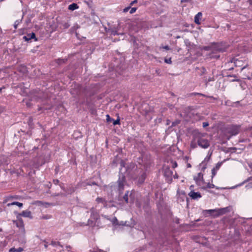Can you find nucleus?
Wrapping results in <instances>:
<instances>
[{
  "label": "nucleus",
  "mask_w": 252,
  "mask_h": 252,
  "mask_svg": "<svg viewBox=\"0 0 252 252\" xmlns=\"http://www.w3.org/2000/svg\"><path fill=\"white\" fill-rule=\"evenodd\" d=\"M189 195L193 199H197L200 198L201 195L200 193L198 192H194V191H191L189 193Z\"/></svg>",
  "instance_id": "f8f14e48"
},
{
  "label": "nucleus",
  "mask_w": 252,
  "mask_h": 252,
  "mask_svg": "<svg viewBox=\"0 0 252 252\" xmlns=\"http://www.w3.org/2000/svg\"><path fill=\"white\" fill-rule=\"evenodd\" d=\"M164 62L168 64H171L172 63L171 58H169L168 59H165L164 60Z\"/></svg>",
  "instance_id": "c756f323"
},
{
  "label": "nucleus",
  "mask_w": 252,
  "mask_h": 252,
  "mask_svg": "<svg viewBox=\"0 0 252 252\" xmlns=\"http://www.w3.org/2000/svg\"><path fill=\"white\" fill-rule=\"evenodd\" d=\"M128 192H127V193H126L125 194V196H124V198L125 200L127 203L128 202Z\"/></svg>",
  "instance_id": "cd10ccee"
},
{
  "label": "nucleus",
  "mask_w": 252,
  "mask_h": 252,
  "mask_svg": "<svg viewBox=\"0 0 252 252\" xmlns=\"http://www.w3.org/2000/svg\"><path fill=\"white\" fill-rule=\"evenodd\" d=\"M4 111V108L2 107H0V114L2 113Z\"/></svg>",
  "instance_id": "ea45409f"
},
{
  "label": "nucleus",
  "mask_w": 252,
  "mask_h": 252,
  "mask_svg": "<svg viewBox=\"0 0 252 252\" xmlns=\"http://www.w3.org/2000/svg\"><path fill=\"white\" fill-rule=\"evenodd\" d=\"M233 69V67H231V68H229V70H231V69Z\"/></svg>",
  "instance_id": "09e8293b"
},
{
  "label": "nucleus",
  "mask_w": 252,
  "mask_h": 252,
  "mask_svg": "<svg viewBox=\"0 0 252 252\" xmlns=\"http://www.w3.org/2000/svg\"><path fill=\"white\" fill-rule=\"evenodd\" d=\"M106 116H107V120L108 121H109V119H110V116H109V115H107Z\"/></svg>",
  "instance_id": "37998d69"
},
{
  "label": "nucleus",
  "mask_w": 252,
  "mask_h": 252,
  "mask_svg": "<svg viewBox=\"0 0 252 252\" xmlns=\"http://www.w3.org/2000/svg\"><path fill=\"white\" fill-rule=\"evenodd\" d=\"M4 88H3V89H4ZM2 89H3V88H0V93H1V90H2Z\"/></svg>",
  "instance_id": "49530a36"
},
{
  "label": "nucleus",
  "mask_w": 252,
  "mask_h": 252,
  "mask_svg": "<svg viewBox=\"0 0 252 252\" xmlns=\"http://www.w3.org/2000/svg\"><path fill=\"white\" fill-rule=\"evenodd\" d=\"M197 145L203 149H207L210 146V142L206 137L205 134L198 133L195 135L190 143V147L194 149Z\"/></svg>",
  "instance_id": "f03ea898"
},
{
  "label": "nucleus",
  "mask_w": 252,
  "mask_h": 252,
  "mask_svg": "<svg viewBox=\"0 0 252 252\" xmlns=\"http://www.w3.org/2000/svg\"><path fill=\"white\" fill-rule=\"evenodd\" d=\"M209 157H206L204 159V160L199 164V166L201 168L202 170H204L206 169V162L209 160Z\"/></svg>",
  "instance_id": "2eb2a0df"
},
{
  "label": "nucleus",
  "mask_w": 252,
  "mask_h": 252,
  "mask_svg": "<svg viewBox=\"0 0 252 252\" xmlns=\"http://www.w3.org/2000/svg\"><path fill=\"white\" fill-rule=\"evenodd\" d=\"M209 126V124H208V123H207V122H204V123H203V126L204 127H206V126Z\"/></svg>",
  "instance_id": "4c0bfd02"
},
{
  "label": "nucleus",
  "mask_w": 252,
  "mask_h": 252,
  "mask_svg": "<svg viewBox=\"0 0 252 252\" xmlns=\"http://www.w3.org/2000/svg\"><path fill=\"white\" fill-rule=\"evenodd\" d=\"M202 17V14L201 12H198L194 17V22L197 24L200 25L201 22L200 20Z\"/></svg>",
  "instance_id": "4468645a"
},
{
  "label": "nucleus",
  "mask_w": 252,
  "mask_h": 252,
  "mask_svg": "<svg viewBox=\"0 0 252 252\" xmlns=\"http://www.w3.org/2000/svg\"><path fill=\"white\" fill-rule=\"evenodd\" d=\"M20 22L19 21H16L14 23V28L15 29H17V26L19 25Z\"/></svg>",
  "instance_id": "f704fd0d"
},
{
  "label": "nucleus",
  "mask_w": 252,
  "mask_h": 252,
  "mask_svg": "<svg viewBox=\"0 0 252 252\" xmlns=\"http://www.w3.org/2000/svg\"><path fill=\"white\" fill-rule=\"evenodd\" d=\"M221 165V163L219 162L216 164V165L215 167H214V168L218 171V170L220 169Z\"/></svg>",
  "instance_id": "bb28decb"
},
{
  "label": "nucleus",
  "mask_w": 252,
  "mask_h": 252,
  "mask_svg": "<svg viewBox=\"0 0 252 252\" xmlns=\"http://www.w3.org/2000/svg\"><path fill=\"white\" fill-rule=\"evenodd\" d=\"M78 8H79V6L76 3H73L68 6V8L69 10L73 11V10L78 9Z\"/></svg>",
  "instance_id": "f3484780"
},
{
  "label": "nucleus",
  "mask_w": 252,
  "mask_h": 252,
  "mask_svg": "<svg viewBox=\"0 0 252 252\" xmlns=\"http://www.w3.org/2000/svg\"><path fill=\"white\" fill-rule=\"evenodd\" d=\"M246 76L248 78V79H250V77H249L248 76Z\"/></svg>",
  "instance_id": "8fccbe9b"
},
{
  "label": "nucleus",
  "mask_w": 252,
  "mask_h": 252,
  "mask_svg": "<svg viewBox=\"0 0 252 252\" xmlns=\"http://www.w3.org/2000/svg\"><path fill=\"white\" fill-rule=\"evenodd\" d=\"M120 166H121V169H120V172L122 170V167L125 166L124 162L123 160H121L120 162Z\"/></svg>",
  "instance_id": "7c9ffc66"
},
{
  "label": "nucleus",
  "mask_w": 252,
  "mask_h": 252,
  "mask_svg": "<svg viewBox=\"0 0 252 252\" xmlns=\"http://www.w3.org/2000/svg\"><path fill=\"white\" fill-rule=\"evenodd\" d=\"M66 61H67L66 59H59L57 61V63H58L59 64H61L62 63H65Z\"/></svg>",
  "instance_id": "412c9836"
},
{
  "label": "nucleus",
  "mask_w": 252,
  "mask_h": 252,
  "mask_svg": "<svg viewBox=\"0 0 252 252\" xmlns=\"http://www.w3.org/2000/svg\"><path fill=\"white\" fill-rule=\"evenodd\" d=\"M239 127L237 126H232L228 129V132L232 135L238 134Z\"/></svg>",
  "instance_id": "9d476101"
},
{
  "label": "nucleus",
  "mask_w": 252,
  "mask_h": 252,
  "mask_svg": "<svg viewBox=\"0 0 252 252\" xmlns=\"http://www.w3.org/2000/svg\"><path fill=\"white\" fill-rule=\"evenodd\" d=\"M16 220H14L13 221L14 223L16 224V225L19 227L22 231L24 232V222L22 218H17Z\"/></svg>",
  "instance_id": "1a4fd4ad"
},
{
  "label": "nucleus",
  "mask_w": 252,
  "mask_h": 252,
  "mask_svg": "<svg viewBox=\"0 0 252 252\" xmlns=\"http://www.w3.org/2000/svg\"><path fill=\"white\" fill-rule=\"evenodd\" d=\"M137 10V8L136 7H131L130 9V11H129V13L130 14H133Z\"/></svg>",
  "instance_id": "393cba45"
},
{
  "label": "nucleus",
  "mask_w": 252,
  "mask_h": 252,
  "mask_svg": "<svg viewBox=\"0 0 252 252\" xmlns=\"http://www.w3.org/2000/svg\"><path fill=\"white\" fill-rule=\"evenodd\" d=\"M194 180L196 184L202 189H206L215 188V186L214 184L210 183H207L204 181L203 175L202 173H199L196 176H195Z\"/></svg>",
  "instance_id": "7ed1b4c3"
},
{
  "label": "nucleus",
  "mask_w": 252,
  "mask_h": 252,
  "mask_svg": "<svg viewBox=\"0 0 252 252\" xmlns=\"http://www.w3.org/2000/svg\"><path fill=\"white\" fill-rule=\"evenodd\" d=\"M119 124H120V119H117L116 120H114V122H113L114 125H118Z\"/></svg>",
  "instance_id": "72a5a7b5"
},
{
  "label": "nucleus",
  "mask_w": 252,
  "mask_h": 252,
  "mask_svg": "<svg viewBox=\"0 0 252 252\" xmlns=\"http://www.w3.org/2000/svg\"><path fill=\"white\" fill-rule=\"evenodd\" d=\"M227 210V208L216 209L206 210L205 211L209 212L210 213H215L214 216L217 217L224 214Z\"/></svg>",
  "instance_id": "39448f33"
},
{
  "label": "nucleus",
  "mask_w": 252,
  "mask_h": 252,
  "mask_svg": "<svg viewBox=\"0 0 252 252\" xmlns=\"http://www.w3.org/2000/svg\"><path fill=\"white\" fill-rule=\"evenodd\" d=\"M214 80V77H209L207 79H206L205 80V83H206V85L208 83H209V82H211V81H213Z\"/></svg>",
  "instance_id": "5701e85b"
},
{
  "label": "nucleus",
  "mask_w": 252,
  "mask_h": 252,
  "mask_svg": "<svg viewBox=\"0 0 252 252\" xmlns=\"http://www.w3.org/2000/svg\"><path fill=\"white\" fill-rule=\"evenodd\" d=\"M130 8H131V6L130 5H129V6H127L123 9V12L124 13L127 12L130 9Z\"/></svg>",
  "instance_id": "2f4dec72"
},
{
  "label": "nucleus",
  "mask_w": 252,
  "mask_h": 252,
  "mask_svg": "<svg viewBox=\"0 0 252 252\" xmlns=\"http://www.w3.org/2000/svg\"><path fill=\"white\" fill-rule=\"evenodd\" d=\"M188 167H191V165H190V164H188Z\"/></svg>",
  "instance_id": "de8ad7c7"
},
{
  "label": "nucleus",
  "mask_w": 252,
  "mask_h": 252,
  "mask_svg": "<svg viewBox=\"0 0 252 252\" xmlns=\"http://www.w3.org/2000/svg\"><path fill=\"white\" fill-rule=\"evenodd\" d=\"M203 49L205 51H211V53L210 55L211 58H219L220 55L217 54L225 51L226 48L222 42H213L208 46H204Z\"/></svg>",
  "instance_id": "f257e3e1"
},
{
  "label": "nucleus",
  "mask_w": 252,
  "mask_h": 252,
  "mask_svg": "<svg viewBox=\"0 0 252 252\" xmlns=\"http://www.w3.org/2000/svg\"><path fill=\"white\" fill-rule=\"evenodd\" d=\"M218 170L213 168L212 170V179L216 175Z\"/></svg>",
  "instance_id": "4be33fe9"
},
{
  "label": "nucleus",
  "mask_w": 252,
  "mask_h": 252,
  "mask_svg": "<svg viewBox=\"0 0 252 252\" xmlns=\"http://www.w3.org/2000/svg\"><path fill=\"white\" fill-rule=\"evenodd\" d=\"M230 63H234L235 66L242 67L241 71H243L245 68L249 66L248 61L245 59H235L233 58L231 60L230 62L228 63L229 64Z\"/></svg>",
  "instance_id": "20e7f679"
},
{
  "label": "nucleus",
  "mask_w": 252,
  "mask_h": 252,
  "mask_svg": "<svg viewBox=\"0 0 252 252\" xmlns=\"http://www.w3.org/2000/svg\"><path fill=\"white\" fill-rule=\"evenodd\" d=\"M24 38L26 41H29L32 39H34L35 41H37V39L35 37V34L34 32L28 34L27 35L24 36Z\"/></svg>",
  "instance_id": "ddd939ff"
},
{
  "label": "nucleus",
  "mask_w": 252,
  "mask_h": 252,
  "mask_svg": "<svg viewBox=\"0 0 252 252\" xmlns=\"http://www.w3.org/2000/svg\"><path fill=\"white\" fill-rule=\"evenodd\" d=\"M171 163L172 164V167L174 168L177 166V163L175 161H171Z\"/></svg>",
  "instance_id": "473e14b6"
},
{
  "label": "nucleus",
  "mask_w": 252,
  "mask_h": 252,
  "mask_svg": "<svg viewBox=\"0 0 252 252\" xmlns=\"http://www.w3.org/2000/svg\"><path fill=\"white\" fill-rule=\"evenodd\" d=\"M177 195L178 196V198H180L181 201H183L186 198V193L184 191L180 192L179 190H178Z\"/></svg>",
  "instance_id": "dca6fc26"
},
{
  "label": "nucleus",
  "mask_w": 252,
  "mask_h": 252,
  "mask_svg": "<svg viewBox=\"0 0 252 252\" xmlns=\"http://www.w3.org/2000/svg\"><path fill=\"white\" fill-rule=\"evenodd\" d=\"M191 94H198V95H199V94H200V93H192Z\"/></svg>",
  "instance_id": "79ce46f5"
},
{
  "label": "nucleus",
  "mask_w": 252,
  "mask_h": 252,
  "mask_svg": "<svg viewBox=\"0 0 252 252\" xmlns=\"http://www.w3.org/2000/svg\"><path fill=\"white\" fill-rule=\"evenodd\" d=\"M137 2V0H134L130 3L129 5L131 7L134 3H136Z\"/></svg>",
  "instance_id": "c9c22d12"
},
{
  "label": "nucleus",
  "mask_w": 252,
  "mask_h": 252,
  "mask_svg": "<svg viewBox=\"0 0 252 252\" xmlns=\"http://www.w3.org/2000/svg\"><path fill=\"white\" fill-rule=\"evenodd\" d=\"M162 48L167 50H170V48L168 45L162 46Z\"/></svg>",
  "instance_id": "e433bc0d"
},
{
  "label": "nucleus",
  "mask_w": 252,
  "mask_h": 252,
  "mask_svg": "<svg viewBox=\"0 0 252 252\" xmlns=\"http://www.w3.org/2000/svg\"><path fill=\"white\" fill-rule=\"evenodd\" d=\"M5 160L6 158L4 156H0V165L4 164H7Z\"/></svg>",
  "instance_id": "aec40b11"
},
{
  "label": "nucleus",
  "mask_w": 252,
  "mask_h": 252,
  "mask_svg": "<svg viewBox=\"0 0 252 252\" xmlns=\"http://www.w3.org/2000/svg\"><path fill=\"white\" fill-rule=\"evenodd\" d=\"M164 174L166 177L167 180L168 182L172 181V175L173 174L172 171L169 169L168 166L164 165L163 166Z\"/></svg>",
  "instance_id": "423d86ee"
},
{
  "label": "nucleus",
  "mask_w": 252,
  "mask_h": 252,
  "mask_svg": "<svg viewBox=\"0 0 252 252\" xmlns=\"http://www.w3.org/2000/svg\"><path fill=\"white\" fill-rule=\"evenodd\" d=\"M96 201L97 202H101L103 201V199L101 198H97Z\"/></svg>",
  "instance_id": "58836bf2"
},
{
  "label": "nucleus",
  "mask_w": 252,
  "mask_h": 252,
  "mask_svg": "<svg viewBox=\"0 0 252 252\" xmlns=\"http://www.w3.org/2000/svg\"><path fill=\"white\" fill-rule=\"evenodd\" d=\"M112 222L113 223V224L114 225H117L118 224V220L117 219H116V218H114L112 219Z\"/></svg>",
  "instance_id": "a878e982"
},
{
  "label": "nucleus",
  "mask_w": 252,
  "mask_h": 252,
  "mask_svg": "<svg viewBox=\"0 0 252 252\" xmlns=\"http://www.w3.org/2000/svg\"><path fill=\"white\" fill-rule=\"evenodd\" d=\"M21 217H23L24 218H28L30 219H32V212L29 210H25L22 212L21 213H16V218H21Z\"/></svg>",
  "instance_id": "0eeeda50"
},
{
  "label": "nucleus",
  "mask_w": 252,
  "mask_h": 252,
  "mask_svg": "<svg viewBox=\"0 0 252 252\" xmlns=\"http://www.w3.org/2000/svg\"><path fill=\"white\" fill-rule=\"evenodd\" d=\"M51 245L54 247H56V246L60 247L59 243L57 242H52Z\"/></svg>",
  "instance_id": "c85d7f7f"
},
{
  "label": "nucleus",
  "mask_w": 252,
  "mask_h": 252,
  "mask_svg": "<svg viewBox=\"0 0 252 252\" xmlns=\"http://www.w3.org/2000/svg\"><path fill=\"white\" fill-rule=\"evenodd\" d=\"M145 175L144 174H143L141 176V178L138 181L139 183L141 184V183H143L145 180Z\"/></svg>",
  "instance_id": "b1692460"
},
{
  "label": "nucleus",
  "mask_w": 252,
  "mask_h": 252,
  "mask_svg": "<svg viewBox=\"0 0 252 252\" xmlns=\"http://www.w3.org/2000/svg\"><path fill=\"white\" fill-rule=\"evenodd\" d=\"M118 189L120 191H122L126 185L125 177L124 176L120 177L118 181Z\"/></svg>",
  "instance_id": "6e6552de"
},
{
  "label": "nucleus",
  "mask_w": 252,
  "mask_h": 252,
  "mask_svg": "<svg viewBox=\"0 0 252 252\" xmlns=\"http://www.w3.org/2000/svg\"><path fill=\"white\" fill-rule=\"evenodd\" d=\"M115 164H117V163L115 162V161H113V163H112V164L113 165H115Z\"/></svg>",
  "instance_id": "c03bdc74"
},
{
  "label": "nucleus",
  "mask_w": 252,
  "mask_h": 252,
  "mask_svg": "<svg viewBox=\"0 0 252 252\" xmlns=\"http://www.w3.org/2000/svg\"><path fill=\"white\" fill-rule=\"evenodd\" d=\"M14 205H17L20 208H21L23 206V204L22 203H20V202H16V201H14V202H12L11 203H8L7 204V206H10Z\"/></svg>",
  "instance_id": "a211bd4d"
},
{
  "label": "nucleus",
  "mask_w": 252,
  "mask_h": 252,
  "mask_svg": "<svg viewBox=\"0 0 252 252\" xmlns=\"http://www.w3.org/2000/svg\"><path fill=\"white\" fill-rule=\"evenodd\" d=\"M23 251V249L20 247L17 249L11 248L9 250V252H22Z\"/></svg>",
  "instance_id": "6ab92c4d"
},
{
  "label": "nucleus",
  "mask_w": 252,
  "mask_h": 252,
  "mask_svg": "<svg viewBox=\"0 0 252 252\" xmlns=\"http://www.w3.org/2000/svg\"><path fill=\"white\" fill-rule=\"evenodd\" d=\"M26 97L23 99V102L25 103L28 107H30L32 103L31 102L32 100L31 98V95H25Z\"/></svg>",
  "instance_id": "9b49d317"
},
{
  "label": "nucleus",
  "mask_w": 252,
  "mask_h": 252,
  "mask_svg": "<svg viewBox=\"0 0 252 252\" xmlns=\"http://www.w3.org/2000/svg\"><path fill=\"white\" fill-rule=\"evenodd\" d=\"M112 34L114 35L117 34V32L116 31H113Z\"/></svg>",
  "instance_id": "a19ab883"
},
{
  "label": "nucleus",
  "mask_w": 252,
  "mask_h": 252,
  "mask_svg": "<svg viewBox=\"0 0 252 252\" xmlns=\"http://www.w3.org/2000/svg\"><path fill=\"white\" fill-rule=\"evenodd\" d=\"M174 177L175 178H178V176H177L176 174H175V175L174 176Z\"/></svg>",
  "instance_id": "a18cd8bd"
}]
</instances>
